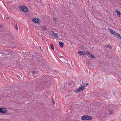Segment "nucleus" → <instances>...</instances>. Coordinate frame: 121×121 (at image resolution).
<instances>
[{"label": "nucleus", "instance_id": "4c0bfd02", "mask_svg": "<svg viewBox=\"0 0 121 121\" xmlns=\"http://www.w3.org/2000/svg\"><path fill=\"white\" fill-rule=\"evenodd\" d=\"M120 39H121V38H120Z\"/></svg>", "mask_w": 121, "mask_h": 121}, {"label": "nucleus", "instance_id": "f257e3e1", "mask_svg": "<svg viewBox=\"0 0 121 121\" xmlns=\"http://www.w3.org/2000/svg\"><path fill=\"white\" fill-rule=\"evenodd\" d=\"M83 85L84 86L81 85L76 90H75L74 91V92H75L78 93L83 91L85 88V84H83Z\"/></svg>", "mask_w": 121, "mask_h": 121}, {"label": "nucleus", "instance_id": "f8f14e48", "mask_svg": "<svg viewBox=\"0 0 121 121\" xmlns=\"http://www.w3.org/2000/svg\"><path fill=\"white\" fill-rule=\"evenodd\" d=\"M65 76L67 77H69L70 76V74L68 72L66 71L65 73Z\"/></svg>", "mask_w": 121, "mask_h": 121}, {"label": "nucleus", "instance_id": "5701e85b", "mask_svg": "<svg viewBox=\"0 0 121 121\" xmlns=\"http://www.w3.org/2000/svg\"><path fill=\"white\" fill-rule=\"evenodd\" d=\"M53 20L55 22H56V18H53Z\"/></svg>", "mask_w": 121, "mask_h": 121}, {"label": "nucleus", "instance_id": "c85d7f7f", "mask_svg": "<svg viewBox=\"0 0 121 121\" xmlns=\"http://www.w3.org/2000/svg\"><path fill=\"white\" fill-rule=\"evenodd\" d=\"M4 27V26L2 25H0V27L1 28H3Z\"/></svg>", "mask_w": 121, "mask_h": 121}, {"label": "nucleus", "instance_id": "2f4dec72", "mask_svg": "<svg viewBox=\"0 0 121 121\" xmlns=\"http://www.w3.org/2000/svg\"><path fill=\"white\" fill-rule=\"evenodd\" d=\"M49 71L50 70H51V69L50 68H49Z\"/></svg>", "mask_w": 121, "mask_h": 121}, {"label": "nucleus", "instance_id": "2eb2a0df", "mask_svg": "<svg viewBox=\"0 0 121 121\" xmlns=\"http://www.w3.org/2000/svg\"><path fill=\"white\" fill-rule=\"evenodd\" d=\"M113 111L112 109H110L109 110L108 112H109L110 115H112L113 113Z\"/></svg>", "mask_w": 121, "mask_h": 121}, {"label": "nucleus", "instance_id": "bb28decb", "mask_svg": "<svg viewBox=\"0 0 121 121\" xmlns=\"http://www.w3.org/2000/svg\"><path fill=\"white\" fill-rule=\"evenodd\" d=\"M12 34V32H9V33L8 34V35H11Z\"/></svg>", "mask_w": 121, "mask_h": 121}, {"label": "nucleus", "instance_id": "6e6552de", "mask_svg": "<svg viewBox=\"0 0 121 121\" xmlns=\"http://www.w3.org/2000/svg\"><path fill=\"white\" fill-rule=\"evenodd\" d=\"M87 115H84L82 116L81 117V119L83 120H87Z\"/></svg>", "mask_w": 121, "mask_h": 121}, {"label": "nucleus", "instance_id": "58836bf2", "mask_svg": "<svg viewBox=\"0 0 121 121\" xmlns=\"http://www.w3.org/2000/svg\"><path fill=\"white\" fill-rule=\"evenodd\" d=\"M42 40H43V39H42Z\"/></svg>", "mask_w": 121, "mask_h": 121}, {"label": "nucleus", "instance_id": "20e7f679", "mask_svg": "<svg viewBox=\"0 0 121 121\" xmlns=\"http://www.w3.org/2000/svg\"><path fill=\"white\" fill-rule=\"evenodd\" d=\"M7 110L5 108H0V113H6L7 112Z\"/></svg>", "mask_w": 121, "mask_h": 121}, {"label": "nucleus", "instance_id": "c9c22d12", "mask_svg": "<svg viewBox=\"0 0 121 121\" xmlns=\"http://www.w3.org/2000/svg\"><path fill=\"white\" fill-rule=\"evenodd\" d=\"M113 95H114L115 96H115V94L114 93H113Z\"/></svg>", "mask_w": 121, "mask_h": 121}, {"label": "nucleus", "instance_id": "e433bc0d", "mask_svg": "<svg viewBox=\"0 0 121 121\" xmlns=\"http://www.w3.org/2000/svg\"><path fill=\"white\" fill-rule=\"evenodd\" d=\"M88 64L89 65H90V64L89 63H88Z\"/></svg>", "mask_w": 121, "mask_h": 121}, {"label": "nucleus", "instance_id": "39448f33", "mask_svg": "<svg viewBox=\"0 0 121 121\" xmlns=\"http://www.w3.org/2000/svg\"><path fill=\"white\" fill-rule=\"evenodd\" d=\"M50 34H51V35L52 36H54V38L56 39L58 38V36L57 34L55 33L53 31H52L50 33Z\"/></svg>", "mask_w": 121, "mask_h": 121}, {"label": "nucleus", "instance_id": "cd10ccee", "mask_svg": "<svg viewBox=\"0 0 121 121\" xmlns=\"http://www.w3.org/2000/svg\"><path fill=\"white\" fill-rule=\"evenodd\" d=\"M64 62L65 63H67L68 62V60H65V62Z\"/></svg>", "mask_w": 121, "mask_h": 121}, {"label": "nucleus", "instance_id": "9d476101", "mask_svg": "<svg viewBox=\"0 0 121 121\" xmlns=\"http://www.w3.org/2000/svg\"><path fill=\"white\" fill-rule=\"evenodd\" d=\"M59 45L61 48H63L64 46V43L62 42H59Z\"/></svg>", "mask_w": 121, "mask_h": 121}, {"label": "nucleus", "instance_id": "a211bd4d", "mask_svg": "<svg viewBox=\"0 0 121 121\" xmlns=\"http://www.w3.org/2000/svg\"><path fill=\"white\" fill-rule=\"evenodd\" d=\"M60 60L61 62H65V60L64 58H61Z\"/></svg>", "mask_w": 121, "mask_h": 121}, {"label": "nucleus", "instance_id": "ddd939ff", "mask_svg": "<svg viewBox=\"0 0 121 121\" xmlns=\"http://www.w3.org/2000/svg\"><path fill=\"white\" fill-rule=\"evenodd\" d=\"M116 12L117 14L118 17H119L121 15V13L120 11L118 10H117L116 11Z\"/></svg>", "mask_w": 121, "mask_h": 121}, {"label": "nucleus", "instance_id": "4468645a", "mask_svg": "<svg viewBox=\"0 0 121 121\" xmlns=\"http://www.w3.org/2000/svg\"><path fill=\"white\" fill-rule=\"evenodd\" d=\"M87 120H90L92 119V117L90 116H87Z\"/></svg>", "mask_w": 121, "mask_h": 121}, {"label": "nucleus", "instance_id": "393cba45", "mask_svg": "<svg viewBox=\"0 0 121 121\" xmlns=\"http://www.w3.org/2000/svg\"><path fill=\"white\" fill-rule=\"evenodd\" d=\"M9 96H10L9 95V94L8 95H7V94L5 95L4 97H9Z\"/></svg>", "mask_w": 121, "mask_h": 121}, {"label": "nucleus", "instance_id": "412c9836", "mask_svg": "<svg viewBox=\"0 0 121 121\" xmlns=\"http://www.w3.org/2000/svg\"><path fill=\"white\" fill-rule=\"evenodd\" d=\"M86 54L88 55L89 56L90 55V54H91V53H90V52H89V51H87L86 52Z\"/></svg>", "mask_w": 121, "mask_h": 121}, {"label": "nucleus", "instance_id": "f3484780", "mask_svg": "<svg viewBox=\"0 0 121 121\" xmlns=\"http://www.w3.org/2000/svg\"><path fill=\"white\" fill-rule=\"evenodd\" d=\"M89 56L91 58H95V56L93 55L91 53Z\"/></svg>", "mask_w": 121, "mask_h": 121}, {"label": "nucleus", "instance_id": "4be33fe9", "mask_svg": "<svg viewBox=\"0 0 121 121\" xmlns=\"http://www.w3.org/2000/svg\"><path fill=\"white\" fill-rule=\"evenodd\" d=\"M80 83L79 84L80 85H81V84H83V82L82 80H80Z\"/></svg>", "mask_w": 121, "mask_h": 121}, {"label": "nucleus", "instance_id": "1a4fd4ad", "mask_svg": "<svg viewBox=\"0 0 121 121\" xmlns=\"http://www.w3.org/2000/svg\"><path fill=\"white\" fill-rule=\"evenodd\" d=\"M69 82H67L66 83H65L64 84V85L65 87V88H67L68 87V86H69V85H70L69 84Z\"/></svg>", "mask_w": 121, "mask_h": 121}, {"label": "nucleus", "instance_id": "6ab92c4d", "mask_svg": "<svg viewBox=\"0 0 121 121\" xmlns=\"http://www.w3.org/2000/svg\"><path fill=\"white\" fill-rule=\"evenodd\" d=\"M50 45H51V48H52V50H53L54 49V46H53L52 44V43H51L50 44Z\"/></svg>", "mask_w": 121, "mask_h": 121}, {"label": "nucleus", "instance_id": "a878e982", "mask_svg": "<svg viewBox=\"0 0 121 121\" xmlns=\"http://www.w3.org/2000/svg\"><path fill=\"white\" fill-rule=\"evenodd\" d=\"M14 28L15 29H16V30L18 29V28L17 25L16 26H15Z\"/></svg>", "mask_w": 121, "mask_h": 121}, {"label": "nucleus", "instance_id": "72a5a7b5", "mask_svg": "<svg viewBox=\"0 0 121 121\" xmlns=\"http://www.w3.org/2000/svg\"><path fill=\"white\" fill-rule=\"evenodd\" d=\"M34 55H33L31 57H34Z\"/></svg>", "mask_w": 121, "mask_h": 121}, {"label": "nucleus", "instance_id": "0eeeda50", "mask_svg": "<svg viewBox=\"0 0 121 121\" xmlns=\"http://www.w3.org/2000/svg\"><path fill=\"white\" fill-rule=\"evenodd\" d=\"M78 53L81 55H83L86 54V52L84 51H78Z\"/></svg>", "mask_w": 121, "mask_h": 121}, {"label": "nucleus", "instance_id": "7ed1b4c3", "mask_svg": "<svg viewBox=\"0 0 121 121\" xmlns=\"http://www.w3.org/2000/svg\"><path fill=\"white\" fill-rule=\"evenodd\" d=\"M40 20L37 18H33L32 20V21L34 22L37 23L38 24H40Z\"/></svg>", "mask_w": 121, "mask_h": 121}, {"label": "nucleus", "instance_id": "c756f323", "mask_svg": "<svg viewBox=\"0 0 121 121\" xmlns=\"http://www.w3.org/2000/svg\"><path fill=\"white\" fill-rule=\"evenodd\" d=\"M52 103L54 104H55V102L53 99L52 100Z\"/></svg>", "mask_w": 121, "mask_h": 121}, {"label": "nucleus", "instance_id": "b1692460", "mask_svg": "<svg viewBox=\"0 0 121 121\" xmlns=\"http://www.w3.org/2000/svg\"><path fill=\"white\" fill-rule=\"evenodd\" d=\"M32 72L34 73V74L36 73L37 72L35 70H34L32 71Z\"/></svg>", "mask_w": 121, "mask_h": 121}, {"label": "nucleus", "instance_id": "9b49d317", "mask_svg": "<svg viewBox=\"0 0 121 121\" xmlns=\"http://www.w3.org/2000/svg\"><path fill=\"white\" fill-rule=\"evenodd\" d=\"M121 35L120 34L117 33L115 36V37H117L118 39H120L121 38Z\"/></svg>", "mask_w": 121, "mask_h": 121}, {"label": "nucleus", "instance_id": "423d86ee", "mask_svg": "<svg viewBox=\"0 0 121 121\" xmlns=\"http://www.w3.org/2000/svg\"><path fill=\"white\" fill-rule=\"evenodd\" d=\"M109 31L111 34H113L115 36L117 34V33L114 30L111 29H110L109 30Z\"/></svg>", "mask_w": 121, "mask_h": 121}, {"label": "nucleus", "instance_id": "f704fd0d", "mask_svg": "<svg viewBox=\"0 0 121 121\" xmlns=\"http://www.w3.org/2000/svg\"><path fill=\"white\" fill-rule=\"evenodd\" d=\"M47 93H48V94H50V92H47Z\"/></svg>", "mask_w": 121, "mask_h": 121}, {"label": "nucleus", "instance_id": "f03ea898", "mask_svg": "<svg viewBox=\"0 0 121 121\" xmlns=\"http://www.w3.org/2000/svg\"><path fill=\"white\" fill-rule=\"evenodd\" d=\"M19 9L20 10L24 12H27L29 11V9L27 7L23 5L20 6L19 7Z\"/></svg>", "mask_w": 121, "mask_h": 121}, {"label": "nucleus", "instance_id": "7c9ffc66", "mask_svg": "<svg viewBox=\"0 0 121 121\" xmlns=\"http://www.w3.org/2000/svg\"><path fill=\"white\" fill-rule=\"evenodd\" d=\"M89 85V84L88 83H86V86H88Z\"/></svg>", "mask_w": 121, "mask_h": 121}, {"label": "nucleus", "instance_id": "dca6fc26", "mask_svg": "<svg viewBox=\"0 0 121 121\" xmlns=\"http://www.w3.org/2000/svg\"><path fill=\"white\" fill-rule=\"evenodd\" d=\"M41 28L43 29V31H45L46 29V27L45 26H42Z\"/></svg>", "mask_w": 121, "mask_h": 121}, {"label": "nucleus", "instance_id": "aec40b11", "mask_svg": "<svg viewBox=\"0 0 121 121\" xmlns=\"http://www.w3.org/2000/svg\"><path fill=\"white\" fill-rule=\"evenodd\" d=\"M71 82L69 81V82H69V84L70 85H69V86H70V87H72V86L71 84H72L71 83Z\"/></svg>", "mask_w": 121, "mask_h": 121}, {"label": "nucleus", "instance_id": "473e14b6", "mask_svg": "<svg viewBox=\"0 0 121 121\" xmlns=\"http://www.w3.org/2000/svg\"><path fill=\"white\" fill-rule=\"evenodd\" d=\"M6 18L7 19H9V18L8 17H6Z\"/></svg>", "mask_w": 121, "mask_h": 121}]
</instances>
